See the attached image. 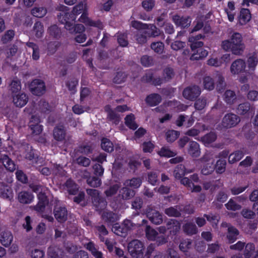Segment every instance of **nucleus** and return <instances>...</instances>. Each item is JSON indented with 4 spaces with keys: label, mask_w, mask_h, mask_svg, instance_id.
<instances>
[{
    "label": "nucleus",
    "mask_w": 258,
    "mask_h": 258,
    "mask_svg": "<svg viewBox=\"0 0 258 258\" xmlns=\"http://www.w3.org/2000/svg\"><path fill=\"white\" fill-rule=\"evenodd\" d=\"M87 193L92 197V203L96 211H102L106 208L107 202L103 197L99 195L98 190L87 189Z\"/></svg>",
    "instance_id": "obj_1"
},
{
    "label": "nucleus",
    "mask_w": 258,
    "mask_h": 258,
    "mask_svg": "<svg viewBox=\"0 0 258 258\" xmlns=\"http://www.w3.org/2000/svg\"><path fill=\"white\" fill-rule=\"evenodd\" d=\"M144 244L139 240H133L128 244V252L134 257L142 258L144 255Z\"/></svg>",
    "instance_id": "obj_2"
},
{
    "label": "nucleus",
    "mask_w": 258,
    "mask_h": 258,
    "mask_svg": "<svg viewBox=\"0 0 258 258\" xmlns=\"http://www.w3.org/2000/svg\"><path fill=\"white\" fill-rule=\"evenodd\" d=\"M201 93V88L197 85L189 86L184 89L182 92L183 97L190 101H195Z\"/></svg>",
    "instance_id": "obj_3"
},
{
    "label": "nucleus",
    "mask_w": 258,
    "mask_h": 258,
    "mask_svg": "<svg viewBox=\"0 0 258 258\" xmlns=\"http://www.w3.org/2000/svg\"><path fill=\"white\" fill-rule=\"evenodd\" d=\"M241 35L237 32L234 33L231 36V41L233 46V53L235 55H240L243 52L244 45L242 42Z\"/></svg>",
    "instance_id": "obj_4"
},
{
    "label": "nucleus",
    "mask_w": 258,
    "mask_h": 258,
    "mask_svg": "<svg viewBox=\"0 0 258 258\" xmlns=\"http://www.w3.org/2000/svg\"><path fill=\"white\" fill-rule=\"evenodd\" d=\"M31 92L36 96H41L45 92L46 87L44 82L40 79L33 80L29 85Z\"/></svg>",
    "instance_id": "obj_5"
},
{
    "label": "nucleus",
    "mask_w": 258,
    "mask_h": 258,
    "mask_svg": "<svg viewBox=\"0 0 258 258\" xmlns=\"http://www.w3.org/2000/svg\"><path fill=\"white\" fill-rule=\"evenodd\" d=\"M174 70L170 67H166L163 69L162 77H158L155 80L154 86H160L163 83L169 82L174 76Z\"/></svg>",
    "instance_id": "obj_6"
},
{
    "label": "nucleus",
    "mask_w": 258,
    "mask_h": 258,
    "mask_svg": "<svg viewBox=\"0 0 258 258\" xmlns=\"http://www.w3.org/2000/svg\"><path fill=\"white\" fill-rule=\"evenodd\" d=\"M240 121V118L237 115L232 113H227L222 119V125L226 128H231L236 125Z\"/></svg>",
    "instance_id": "obj_7"
},
{
    "label": "nucleus",
    "mask_w": 258,
    "mask_h": 258,
    "mask_svg": "<svg viewBox=\"0 0 258 258\" xmlns=\"http://www.w3.org/2000/svg\"><path fill=\"white\" fill-rule=\"evenodd\" d=\"M38 202L37 205L34 206L33 209L38 213H43L46 206L48 204L49 200L46 194L42 192H39L37 195Z\"/></svg>",
    "instance_id": "obj_8"
},
{
    "label": "nucleus",
    "mask_w": 258,
    "mask_h": 258,
    "mask_svg": "<svg viewBox=\"0 0 258 258\" xmlns=\"http://www.w3.org/2000/svg\"><path fill=\"white\" fill-rule=\"evenodd\" d=\"M146 215L151 223L155 225H159L163 222L162 215L155 209L150 208H148Z\"/></svg>",
    "instance_id": "obj_9"
},
{
    "label": "nucleus",
    "mask_w": 258,
    "mask_h": 258,
    "mask_svg": "<svg viewBox=\"0 0 258 258\" xmlns=\"http://www.w3.org/2000/svg\"><path fill=\"white\" fill-rule=\"evenodd\" d=\"M246 63L244 60L238 58L234 60L231 65L230 71L233 74H239L245 71Z\"/></svg>",
    "instance_id": "obj_10"
},
{
    "label": "nucleus",
    "mask_w": 258,
    "mask_h": 258,
    "mask_svg": "<svg viewBox=\"0 0 258 258\" xmlns=\"http://www.w3.org/2000/svg\"><path fill=\"white\" fill-rule=\"evenodd\" d=\"M101 218L108 225H113L119 219L116 213L108 210L103 212Z\"/></svg>",
    "instance_id": "obj_11"
},
{
    "label": "nucleus",
    "mask_w": 258,
    "mask_h": 258,
    "mask_svg": "<svg viewBox=\"0 0 258 258\" xmlns=\"http://www.w3.org/2000/svg\"><path fill=\"white\" fill-rule=\"evenodd\" d=\"M55 219L59 222H63L67 220L68 211L66 207L55 206L53 210Z\"/></svg>",
    "instance_id": "obj_12"
},
{
    "label": "nucleus",
    "mask_w": 258,
    "mask_h": 258,
    "mask_svg": "<svg viewBox=\"0 0 258 258\" xmlns=\"http://www.w3.org/2000/svg\"><path fill=\"white\" fill-rule=\"evenodd\" d=\"M74 22L69 20L64 24L65 28L69 31L70 33H83L85 30L84 26L81 24L74 25Z\"/></svg>",
    "instance_id": "obj_13"
},
{
    "label": "nucleus",
    "mask_w": 258,
    "mask_h": 258,
    "mask_svg": "<svg viewBox=\"0 0 258 258\" xmlns=\"http://www.w3.org/2000/svg\"><path fill=\"white\" fill-rule=\"evenodd\" d=\"M173 21L176 26L184 28L190 26L191 19L189 17L180 16L175 15L173 17Z\"/></svg>",
    "instance_id": "obj_14"
},
{
    "label": "nucleus",
    "mask_w": 258,
    "mask_h": 258,
    "mask_svg": "<svg viewBox=\"0 0 258 258\" xmlns=\"http://www.w3.org/2000/svg\"><path fill=\"white\" fill-rule=\"evenodd\" d=\"M167 230L172 236L177 235L180 229V223L176 219H170L166 223Z\"/></svg>",
    "instance_id": "obj_15"
},
{
    "label": "nucleus",
    "mask_w": 258,
    "mask_h": 258,
    "mask_svg": "<svg viewBox=\"0 0 258 258\" xmlns=\"http://www.w3.org/2000/svg\"><path fill=\"white\" fill-rule=\"evenodd\" d=\"M57 10L60 12V13L57 15V19L59 22L62 24H64L70 20V17H66L64 15L66 14H70L71 12L69 11V8L63 5H60L57 8Z\"/></svg>",
    "instance_id": "obj_16"
},
{
    "label": "nucleus",
    "mask_w": 258,
    "mask_h": 258,
    "mask_svg": "<svg viewBox=\"0 0 258 258\" xmlns=\"http://www.w3.org/2000/svg\"><path fill=\"white\" fill-rule=\"evenodd\" d=\"M53 136L57 141H63L66 136V130L63 125L56 126L53 129Z\"/></svg>",
    "instance_id": "obj_17"
},
{
    "label": "nucleus",
    "mask_w": 258,
    "mask_h": 258,
    "mask_svg": "<svg viewBox=\"0 0 258 258\" xmlns=\"http://www.w3.org/2000/svg\"><path fill=\"white\" fill-rule=\"evenodd\" d=\"M18 199L20 203L23 204H29L33 201L34 196L31 192L22 191L19 193Z\"/></svg>",
    "instance_id": "obj_18"
},
{
    "label": "nucleus",
    "mask_w": 258,
    "mask_h": 258,
    "mask_svg": "<svg viewBox=\"0 0 258 258\" xmlns=\"http://www.w3.org/2000/svg\"><path fill=\"white\" fill-rule=\"evenodd\" d=\"M204 36L202 34L196 35L195 37H190L189 38V41L191 42L190 48L192 51H196L200 48L203 47L204 43L198 41L203 38Z\"/></svg>",
    "instance_id": "obj_19"
},
{
    "label": "nucleus",
    "mask_w": 258,
    "mask_h": 258,
    "mask_svg": "<svg viewBox=\"0 0 258 258\" xmlns=\"http://www.w3.org/2000/svg\"><path fill=\"white\" fill-rule=\"evenodd\" d=\"M84 8L83 4L82 2L79 3L73 8L70 14H66L64 16L70 17V20L71 21H75L77 16L83 12Z\"/></svg>",
    "instance_id": "obj_20"
},
{
    "label": "nucleus",
    "mask_w": 258,
    "mask_h": 258,
    "mask_svg": "<svg viewBox=\"0 0 258 258\" xmlns=\"http://www.w3.org/2000/svg\"><path fill=\"white\" fill-rule=\"evenodd\" d=\"M162 101L161 96L157 93H153L148 95L145 101L151 107L158 105Z\"/></svg>",
    "instance_id": "obj_21"
},
{
    "label": "nucleus",
    "mask_w": 258,
    "mask_h": 258,
    "mask_svg": "<svg viewBox=\"0 0 258 258\" xmlns=\"http://www.w3.org/2000/svg\"><path fill=\"white\" fill-rule=\"evenodd\" d=\"M85 248L89 250L92 255L95 258H103V253L98 250V248L96 246L95 243L91 241L85 245Z\"/></svg>",
    "instance_id": "obj_22"
},
{
    "label": "nucleus",
    "mask_w": 258,
    "mask_h": 258,
    "mask_svg": "<svg viewBox=\"0 0 258 258\" xmlns=\"http://www.w3.org/2000/svg\"><path fill=\"white\" fill-rule=\"evenodd\" d=\"M28 101V97L25 93H21L13 96V102L17 107L24 106Z\"/></svg>",
    "instance_id": "obj_23"
},
{
    "label": "nucleus",
    "mask_w": 258,
    "mask_h": 258,
    "mask_svg": "<svg viewBox=\"0 0 258 258\" xmlns=\"http://www.w3.org/2000/svg\"><path fill=\"white\" fill-rule=\"evenodd\" d=\"M187 152L193 157H199L201 153L199 144L195 141L189 142Z\"/></svg>",
    "instance_id": "obj_24"
},
{
    "label": "nucleus",
    "mask_w": 258,
    "mask_h": 258,
    "mask_svg": "<svg viewBox=\"0 0 258 258\" xmlns=\"http://www.w3.org/2000/svg\"><path fill=\"white\" fill-rule=\"evenodd\" d=\"M65 186L67 187L68 193L70 195H76L78 194L79 186L72 179H68L66 181L65 183Z\"/></svg>",
    "instance_id": "obj_25"
},
{
    "label": "nucleus",
    "mask_w": 258,
    "mask_h": 258,
    "mask_svg": "<svg viewBox=\"0 0 258 258\" xmlns=\"http://www.w3.org/2000/svg\"><path fill=\"white\" fill-rule=\"evenodd\" d=\"M182 209L179 206L170 207L164 210L165 214L169 217L175 218L180 217L181 216Z\"/></svg>",
    "instance_id": "obj_26"
},
{
    "label": "nucleus",
    "mask_w": 258,
    "mask_h": 258,
    "mask_svg": "<svg viewBox=\"0 0 258 258\" xmlns=\"http://www.w3.org/2000/svg\"><path fill=\"white\" fill-rule=\"evenodd\" d=\"M182 229L184 233L190 236L196 234L198 232L196 224L191 222L185 223L182 226Z\"/></svg>",
    "instance_id": "obj_27"
},
{
    "label": "nucleus",
    "mask_w": 258,
    "mask_h": 258,
    "mask_svg": "<svg viewBox=\"0 0 258 258\" xmlns=\"http://www.w3.org/2000/svg\"><path fill=\"white\" fill-rule=\"evenodd\" d=\"M2 164L10 172H13L16 169L15 164L7 155H4L2 157Z\"/></svg>",
    "instance_id": "obj_28"
},
{
    "label": "nucleus",
    "mask_w": 258,
    "mask_h": 258,
    "mask_svg": "<svg viewBox=\"0 0 258 258\" xmlns=\"http://www.w3.org/2000/svg\"><path fill=\"white\" fill-rule=\"evenodd\" d=\"M239 232L237 228L235 227L231 226L228 228V233L227 238L230 243L234 242L237 239V236Z\"/></svg>",
    "instance_id": "obj_29"
},
{
    "label": "nucleus",
    "mask_w": 258,
    "mask_h": 258,
    "mask_svg": "<svg viewBox=\"0 0 258 258\" xmlns=\"http://www.w3.org/2000/svg\"><path fill=\"white\" fill-rule=\"evenodd\" d=\"M112 230L115 234L122 237H125L128 232L127 228H125L122 224H120L117 223L113 225Z\"/></svg>",
    "instance_id": "obj_30"
},
{
    "label": "nucleus",
    "mask_w": 258,
    "mask_h": 258,
    "mask_svg": "<svg viewBox=\"0 0 258 258\" xmlns=\"http://www.w3.org/2000/svg\"><path fill=\"white\" fill-rule=\"evenodd\" d=\"M252 111L251 105L247 102L240 104L237 108V112L241 115H249Z\"/></svg>",
    "instance_id": "obj_31"
},
{
    "label": "nucleus",
    "mask_w": 258,
    "mask_h": 258,
    "mask_svg": "<svg viewBox=\"0 0 258 258\" xmlns=\"http://www.w3.org/2000/svg\"><path fill=\"white\" fill-rule=\"evenodd\" d=\"M135 117L134 114L130 113L127 115L124 118V122L125 125L131 130H136L138 125L135 122Z\"/></svg>",
    "instance_id": "obj_32"
},
{
    "label": "nucleus",
    "mask_w": 258,
    "mask_h": 258,
    "mask_svg": "<svg viewBox=\"0 0 258 258\" xmlns=\"http://www.w3.org/2000/svg\"><path fill=\"white\" fill-rule=\"evenodd\" d=\"M208 54V50L203 47L194 51L190 57L191 60H198L206 57Z\"/></svg>",
    "instance_id": "obj_33"
},
{
    "label": "nucleus",
    "mask_w": 258,
    "mask_h": 258,
    "mask_svg": "<svg viewBox=\"0 0 258 258\" xmlns=\"http://www.w3.org/2000/svg\"><path fill=\"white\" fill-rule=\"evenodd\" d=\"M13 238V235L10 232L5 231L1 234L0 241L4 246L8 247L11 244Z\"/></svg>",
    "instance_id": "obj_34"
},
{
    "label": "nucleus",
    "mask_w": 258,
    "mask_h": 258,
    "mask_svg": "<svg viewBox=\"0 0 258 258\" xmlns=\"http://www.w3.org/2000/svg\"><path fill=\"white\" fill-rule=\"evenodd\" d=\"M251 18L250 11L248 9H241L240 12L239 23L244 25L248 22Z\"/></svg>",
    "instance_id": "obj_35"
},
{
    "label": "nucleus",
    "mask_w": 258,
    "mask_h": 258,
    "mask_svg": "<svg viewBox=\"0 0 258 258\" xmlns=\"http://www.w3.org/2000/svg\"><path fill=\"white\" fill-rule=\"evenodd\" d=\"M120 195L123 200H129L135 195V191L130 188L127 186L123 187L120 190Z\"/></svg>",
    "instance_id": "obj_36"
},
{
    "label": "nucleus",
    "mask_w": 258,
    "mask_h": 258,
    "mask_svg": "<svg viewBox=\"0 0 258 258\" xmlns=\"http://www.w3.org/2000/svg\"><path fill=\"white\" fill-rule=\"evenodd\" d=\"M105 110L107 112V118L110 121L117 124L119 122V116L113 110L110 108L109 106H106Z\"/></svg>",
    "instance_id": "obj_37"
},
{
    "label": "nucleus",
    "mask_w": 258,
    "mask_h": 258,
    "mask_svg": "<svg viewBox=\"0 0 258 258\" xmlns=\"http://www.w3.org/2000/svg\"><path fill=\"white\" fill-rule=\"evenodd\" d=\"M142 182V180L140 177H133L131 179L125 180L123 184L134 188H138L141 186Z\"/></svg>",
    "instance_id": "obj_38"
},
{
    "label": "nucleus",
    "mask_w": 258,
    "mask_h": 258,
    "mask_svg": "<svg viewBox=\"0 0 258 258\" xmlns=\"http://www.w3.org/2000/svg\"><path fill=\"white\" fill-rule=\"evenodd\" d=\"M157 154L161 157L170 158L176 155V153L171 150L168 147H162L157 152Z\"/></svg>",
    "instance_id": "obj_39"
},
{
    "label": "nucleus",
    "mask_w": 258,
    "mask_h": 258,
    "mask_svg": "<svg viewBox=\"0 0 258 258\" xmlns=\"http://www.w3.org/2000/svg\"><path fill=\"white\" fill-rule=\"evenodd\" d=\"M236 99V94L234 91L227 90L224 94V100L229 104H233Z\"/></svg>",
    "instance_id": "obj_40"
},
{
    "label": "nucleus",
    "mask_w": 258,
    "mask_h": 258,
    "mask_svg": "<svg viewBox=\"0 0 258 258\" xmlns=\"http://www.w3.org/2000/svg\"><path fill=\"white\" fill-rule=\"evenodd\" d=\"M101 147L102 150L107 152H111L114 150L113 143L106 138L101 140Z\"/></svg>",
    "instance_id": "obj_41"
},
{
    "label": "nucleus",
    "mask_w": 258,
    "mask_h": 258,
    "mask_svg": "<svg viewBox=\"0 0 258 258\" xmlns=\"http://www.w3.org/2000/svg\"><path fill=\"white\" fill-rule=\"evenodd\" d=\"M244 156V154L241 151H236L235 152L229 155L228 157V162L230 164L234 163L239 161Z\"/></svg>",
    "instance_id": "obj_42"
},
{
    "label": "nucleus",
    "mask_w": 258,
    "mask_h": 258,
    "mask_svg": "<svg viewBox=\"0 0 258 258\" xmlns=\"http://www.w3.org/2000/svg\"><path fill=\"white\" fill-rule=\"evenodd\" d=\"M226 165V160L219 159L217 161L216 164H214V169L217 173L222 174L225 171Z\"/></svg>",
    "instance_id": "obj_43"
},
{
    "label": "nucleus",
    "mask_w": 258,
    "mask_h": 258,
    "mask_svg": "<svg viewBox=\"0 0 258 258\" xmlns=\"http://www.w3.org/2000/svg\"><path fill=\"white\" fill-rule=\"evenodd\" d=\"M48 33L50 36L55 39L60 38L61 34L60 29L56 25L50 26L48 29Z\"/></svg>",
    "instance_id": "obj_44"
},
{
    "label": "nucleus",
    "mask_w": 258,
    "mask_h": 258,
    "mask_svg": "<svg viewBox=\"0 0 258 258\" xmlns=\"http://www.w3.org/2000/svg\"><path fill=\"white\" fill-rule=\"evenodd\" d=\"M192 240L190 239H182L179 244V249L183 252H186L191 247Z\"/></svg>",
    "instance_id": "obj_45"
},
{
    "label": "nucleus",
    "mask_w": 258,
    "mask_h": 258,
    "mask_svg": "<svg viewBox=\"0 0 258 258\" xmlns=\"http://www.w3.org/2000/svg\"><path fill=\"white\" fill-rule=\"evenodd\" d=\"M174 176L175 178L180 179L184 176L185 173V166L182 164L177 165L174 170Z\"/></svg>",
    "instance_id": "obj_46"
},
{
    "label": "nucleus",
    "mask_w": 258,
    "mask_h": 258,
    "mask_svg": "<svg viewBox=\"0 0 258 258\" xmlns=\"http://www.w3.org/2000/svg\"><path fill=\"white\" fill-rule=\"evenodd\" d=\"M78 80L75 78H73L66 82V86L72 94H74L77 92L76 87L78 85Z\"/></svg>",
    "instance_id": "obj_47"
},
{
    "label": "nucleus",
    "mask_w": 258,
    "mask_h": 258,
    "mask_svg": "<svg viewBox=\"0 0 258 258\" xmlns=\"http://www.w3.org/2000/svg\"><path fill=\"white\" fill-rule=\"evenodd\" d=\"M146 236L149 240H155L158 233L156 230L151 228L150 226H147L145 230Z\"/></svg>",
    "instance_id": "obj_48"
},
{
    "label": "nucleus",
    "mask_w": 258,
    "mask_h": 258,
    "mask_svg": "<svg viewBox=\"0 0 258 258\" xmlns=\"http://www.w3.org/2000/svg\"><path fill=\"white\" fill-rule=\"evenodd\" d=\"M117 40L119 45L121 47H126L128 44L127 34L126 33H117Z\"/></svg>",
    "instance_id": "obj_49"
},
{
    "label": "nucleus",
    "mask_w": 258,
    "mask_h": 258,
    "mask_svg": "<svg viewBox=\"0 0 258 258\" xmlns=\"http://www.w3.org/2000/svg\"><path fill=\"white\" fill-rule=\"evenodd\" d=\"M33 31L37 38H41L44 32L43 24L39 21L36 22L33 26Z\"/></svg>",
    "instance_id": "obj_50"
},
{
    "label": "nucleus",
    "mask_w": 258,
    "mask_h": 258,
    "mask_svg": "<svg viewBox=\"0 0 258 258\" xmlns=\"http://www.w3.org/2000/svg\"><path fill=\"white\" fill-rule=\"evenodd\" d=\"M217 135L215 133L211 132L201 138V140L205 144H209L215 141Z\"/></svg>",
    "instance_id": "obj_51"
},
{
    "label": "nucleus",
    "mask_w": 258,
    "mask_h": 258,
    "mask_svg": "<svg viewBox=\"0 0 258 258\" xmlns=\"http://www.w3.org/2000/svg\"><path fill=\"white\" fill-rule=\"evenodd\" d=\"M47 13L46 9L44 7H35L31 10L32 15L37 18H42Z\"/></svg>",
    "instance_id": "obj_52"
},
{
    "label": "nucleus",
    "mask_w": 258,
    "mask_h": 258,
    "mask_svg": "<svg viewBox=\"0 0 258 258\" xmlns=\"http://www.w3.org/2000/svg\"><path fill=\"white\" fill-rule=\"evenodd\" d=\"M179 136V133L174 130H169L166 133V140L168 143H173Z\"/></svg>",
    "instance_id": "obj_53"
},
{
    "label": "nucleus",
    "mask_w": 258,
    "mask_h": 258,
    "mask_svg": "<svg viewBox=\"0 0 258 258\" xmlns=\"http://www.w3.org/2000/svg\"><path fill=\"white\" fill-rule=\"evenodd\" d=\"M87 183L91 186L93 187H98L101 184V180L100 177L97 176H93L89 177L87 180Z\"/></svg>",
    "instance_id": "obj_54"
},
{
    "label": "nucleus",
    "mask_w": 258,
    "mask_h": 258,
    "mask_svg": "<svg viewBox=\"0 0 258 258\" xmlns=\"http://www.w3.org/2000/svg\"><path fill=\"white\" fill-rule=\"evenodd\" d=\"M258 63V58L256 54H253L247 58V64L250 70L254 71Z\"/></svg>",
    "instance_id": "obj_55"
},
{
    "label": "nucleus",
    "mask_w": 258,
    "mask_h": 258,
    "mask_svg": "<svg viewBox=\"0 0 258 258\" xmlns=\"http://www.w3.org/2000/svg\"><path fill=\"white\" fill-rule=\"evenodd\" d=\"M151 48L156 53L160 54L162 53L164 50V44L161 41L152 42L151 44Z\"/></svg>",
    "instance_id": "obj_56"
},
{
    "label": "nucleus",
    "mask_w": 258,
    "mask_h": 258,
    "mask_svg": "<svg viewBox=\"0 0 258 258\" xmlns=\"http://www.w3.org/2000/svg\"><path fill=\"white\" fill-rule=\"evenodd\" d=\"M214 170V164L213 162L206 163L204 164L201 173L203 175H208L211 174Z\"/></svg>",
    "instance_id": "obj_57"
},
{
    "label": "nucleus",
    "mask_w": 258,
    "mask_h": 258,
    "mask_svg": "<svg viewBox=\"0 0 258 258\" xmlns=\"http://www.w3.org/2000/svg\"><path fill=\"white\" fill-rule=\"evenodd\" d=\"M141 63L145 67H150L154 64V60L152 56L144 55L141 58Z\"/></svg>",
    "instance_id": "obj_58"
},
{
    "label": "nucleus",
    "mask_w": 258,
    "mask_h": 258,
    "mask_svg": "<svg viewBox=\"0 0 258 258\" xmlns=\"http://www.w3.org/2000/svg\"><path fill=\"white\" fill-rule=\"evenodd\" d=\"M157 79L154 78V74L152 71L147 72L142 78L141 81L143 82L150 83L154 85L155 80Z\"/></svg>",
    "instance_id": "obj_59"
},
{
    "label": "nucleus",
    "mask_w": 258,
    "mask_h": 258,
    "mask_svg": "<svg viewBox=\"0 0 258 258\" xmlns=\"http://www.w3.org/2000/svg\"><path fill=\"white\" fill-rule=\"evenodd\" d=\"M255 251V245L252 243H248L245 247L244 255L245 258H250Z\"/></svg>",
    "instance_id": "obj_60"
},
{
    "label": "nucleus",
    "mask_w": 258,
    "mask_h": 258,
    "mask_svg": "<svg viewBox=\"0 0 258 258\" xmlns=\"http://www.w3.org/2000/svg\"><path fill=\"white\" fill-rule=\"evenodd\" d=\"M148 31L144 30L143 32H139L136 35V40L138 43L143 44L147 41V36H148Z\"/></svg>",
    "instance_id": "obj_61"
},
{
    "label": "nucleus",
    "mask_w": 258,
    "mask_h": 258,
    "mask_svg": "<svg viewBox=\"0 0 258 258\" xmlns=\"http://www.w3.org/2000/svg\"><path fill=\"white\" fill-rule=\"evenodd\" d=\"M119 188L120 185L119 184H113L110 186L108 188L106 189L104 191V194L108 197H112V196L115 195L117 193Z\"/></svg>",
    "instance_id": "obj_62"
},
{
    "label": "nucleus",
    "mask_w": 258,
    "mask_h": 258,
    "mask_svg": "<svg viewBox=\"0 0 258 258\" xmlns=\"http://www.w3.org/2000/svg\"><path fill=\"white\" fill-rule=\"evenodd\" d=\"M204 86L205 89L212 90L215 87L214 80L210 77L207 76L204 78Z\"/></svg>",
    "instance_id": "obj_63"
},
{
    "label": "nucleus",
    "mask_w": 258,
    "mask_h": 258,
    "mask_svg": "<svg viewBox=\"0 0 258 258\" xmlns=\"http://www.w3.org/2000/svg\"><path fill=\"white\" fill-rule=\"evenodd\" d=\"M78 152L80 153L88 155L93 152L92 146L89 145H81L78 148Z\"/></svg>",
    "instance_id": "obj_64"
}]
</instances>
